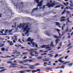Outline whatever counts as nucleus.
<instances>
[{
    "label": "nucleus",
    "instance_id": "50",
    "mask_svg": "<svg viewBox=\"0 0 73 73\" xmlns=\"http://www.w3.org/2000/svg\"><path fill=\"white\" fill-rule=\"evenodd\" d=\"M12 61H9L7 62V63H8V64H9V63H12Z\"/></svg>",
    "mask_w": 73,
    "mask_h": 73
},
{
    "label": "nucleus",
    "instance_id": "5",
    "mask_svg": "<svg viewBox=\"0 0 73 73\" xmlns=\"http://www.w3.org/2000/svg\"><path fill=\"white\" fill-rule=\"evenodd\" d=\"M15 53H16L19 56H20L21 54V52H17V50H15V52H13V54H15Z\"/></svg>",
    "mask_w": 73,
    "mask_h": 73
},
{
    "label": "nucleus",
    "instance_id": "15",
    "mask_svg": "<svg viewBox=\"0 0 73 73\" xmlns=\"http://www.w3.org/2000/svg\"><path fill=\"white\" fill-rule=\"evenodd\" d=\"M31 43L32 44V45L33 46H35V42H31Z\"/></svg>",
    "mask_w": 73,
    "mask_h": 73
},
{
    "label": "nucleus",
    "instance_id": "40",
    "mask_svg": "<svg viewBox=\"0 0 73 73\" xmlns=\"http://www.w3.org/2000/svg\"><path fill=\"white\" fill-rule=\"evenodd\" d=\"M12 31H13V29L10 30L9 31V33H11V32H12Z\"/></svg>",
    "mask_w": 73,
    "mask_h": 73
},
{
    "label": "nucleus",
    "instance_id": "63",
    "mask_svg": "<svg viewBox=\"0 0 73 73\" xmlns=\"http://www.w3.org/2000/svg\"><path fill=\"white\" fill-rule=\"evenodd\" d=\"M73 35V31L72 32V33L71 34V35L72 36Z\"/></svg>",
    "mask_w": 73,
    "mask_h": 73
},
{
    "label": "nucleus",
    "instance_id": "31",
    "mask_svg": "<svg viewBox=\"0 0 73 73\" xmlns=\"http://www.w3.org/2000/svg\"><path fill=\"white\" fill-rule=\"evenodd\" d=\"M46 54H47V53H44L43 54H40L41 56H44V55H46Z\"/></svg>",
    "mask_w": 73,
    "mask_h": 73
},
{
    "label": "nucleus",
    "instance_id": "44",
    "mask_svg": "<svg viewBox=\"0 0 73 73\" xmlns=\"http://www.w3.org/2000/svg\"><path fill=\"white\" fill-rule=\"evenodd\" d=\"M15 46H16V47H17V48H19V46H18V45H17L15 44Z\"/></svg>",
    "mask_w": 73,
    "mask_h": 73
},
{
    "label": "nucleus",
    "instance_id": "23",
    "mask_svg": "<svg viewBox=\"0 0 73 73\" xmlns=\"http://www.w3.org/2000/svg\"><path fill=\"white\" fill-rule=\"evenodd\" d=\"M19 63L20 64H24V62H23V61H19Z\"/></svg>",
    "mask_w": 73,
    "mask_h": 73
},
{
    "label": "nucleus",
    "instance_id": "45",
    "mask_svg": "<svg viewBox=\"0 0 73 73\" xmlns=\"http://www.w3.org/2000/svg\"><path fill=\"white\" fill-rule=\"evenodd\" d=\"M11 65H16V64L13 63V64H11Z\"/></svg>",
    "mask_w": 73,
    "mask_h": 73
},
{
    "label": "nucleus",
    "instance_id": "30",
    "mask_svg": "<svg viewBox=\"0 0 73 73\" xmlns=\"http://www.w3.org/2000/svg\"><path fill=\"white\" fill-rule=\"evenodd\" d=\"M65 21V19H62L61 20H60V21L62 22V21Z\"/></svg>",
    "mask_w": 73,
    "mask_h": 73
},
{
    "label": "nucleus",
    "instance_id": "59",
    "mask_svg": "<svg viewBox=\"0 0 73 73\" xmlns=\"http://www.w3.org/2000/svg\"><path fill=\"white\" fill-rule=\"evenodd\" d=\"M62 30H64V27H63V26H62Z\"/></svg>",
    "mask_w": 73,
    "mask_h": 73
},
{
    "label": "nucleus",
    "instance_id": "20",
    "mask_svg": "<svg viewBox=\"0 0 73 73\" xmlns=\"http://www.w3.org/2000/svg\"><path fill=\"white\" fill-rule=\"evenodd\" d=\"M42 58V57L41 56H39L38 57V58H37V60H41Z\"/></svg>",
    "mask_w": 73,
    "mask_h": 73
},
{
    "label": "nucleus",
    "instance_id": "8",
    "mask_svg": "<svg viewBox=\"0 0 73 73\" xmlns=\"http://www.w3.org/2000/svg\"><path fill=\"white\" fill-rule=\"evenodd\" d=\"M25 24L24 23H23V24L20 23V27H22V28H24V26H25Z\"/></svg>",
    "mask_w": 73,
    "mask_h": 73
},
{
    "label": "nucleus",
    "instance_id": "58",
    "mask_svg": "<svg viewBox=\"0 0 73 73\" xmlns=\"http://www.w3.org/2000/svg\"><path fill=\"white\" fill-rule=\"evenodd\" d=\"M56 31H57L58 32H60V30L59 29H56Z\"/></svg>",
    "mask_w": 73,
    "mask_h": 73
},
{
    "label": "nucleus",
    "instance_id": "47",
    "mask_svg": "<svg viewBox=\"0 0 73 73\" xmlns=\"http://www.w3.org/2000/svg\"><path fill=\"white\" fill-rule=\"evenodd\" d=\"M31 72V71H32L31 70H27L26 71V72Z\"/></svg>",
    "mask_w": 73,
    "mask_h": 73
},
{
    "label": "nucleus",
    "instance_id": "11",
    "mask_svg": "<svg viewBox=\"0 0 73 73\" xmlns=\"http://www.w3.org/2000/svg\"><path fill=\"white\" fill-rule=\"evenodd\" d=\"M58 41H60V39H56L55 40V42H56V45H57L58 43Z\"/></svg>",
    "mask_w": 73,
    "mask_h": 73
},
{
    "label": "nucleus",
    "instance_id": "6",
    "mask_svg": "<svg viewBox=\"0 0 73 73\" xmlns=\"http://www.w3.org/2000/svg\"><path fill=\"white\" fill-rule=\"evenodd\" d=\"M34 40L33 39H31V38H29L27 40V41H30V42H33V41Z\"/></svg>",
    "mask_w": 73,
    "mask_h": 73
},
{
    "label": "nucleus",
    "instance_id": "4",
    "mask_svg": "<svg viewBox=\"0 0 73 73\" xmlns=\"http://www.w3.org/2000/svg\"><path fill=\"white\" fill-rule=\"evenodd\" d=\"M35 1L36 2L37 4H38V5L36 6V7H41L42 6V4L41 3L42 2V1H41L40 3H39V0H35Z\"/></svg>",
    "mask_w": 73,
    "mask_h": 73
},
{
    "label": "nucleus",
    "instance_id": "27",
    "mask_svg": "<svg viewBox=\"0 0 73 73\" xmlns=\"http://www.w3.org/2000/svg\"><path fill=\"white\" fill-rule=\"evenodd\" d=\"M29 68L30 69H35V68L33 67H32L31 66H30Z\"/></svg>",
    "mask_w": 73,
    "mask_h": 73
},
{
    "label": "nucleus",
    "instance_id": "64",
    "mask_svg": "<svg viewBox=\"0 0 73 73\" xmlns=\"http://www.w3.org/2000/svg\"><path fill=\"white\" fill-rule=\"evenodd\" d=\"M4 67H0V69H4Z\"/></svg>",
    "mask_w": 73,
    "mask_h": 73
},
{
    "label": "nucleus",
    "instance_id": "54",
    "mask_svg": "<svg viewBox=\"0 0 73 73\" xmlns=\"http://www.w3.org/2000/svg\"><path fill=\"white\" fill-rule=\"evenodd\" d=\"M35 46L36 48H38V45L37 44H35Z\"/></svg>",
    "mask_w": 73,
    "mask_h": 73
},
{
    "label": "nucleus",
    "instance_id": "25",
    "mask_svg": "<svg viewBox=\"0 0 73 73\" xmlns=\"http://www.w3.org/2000/svg\"><path fill=\"white\" fill-rule=\"evenodd\" d=\"M5 70H6V69H2L0 71V73H1V72H4V71H5Z\"/></svg>",
    "mask_w": 73,
    "mask_h": 73
},
{
    "label": "nucleus",
    "instance_id": "21",
    "mask_svg": "<svg viewBox=\"0 0 73 73\" xmlns=\"http://www.w3.org/2000/svg\"><path fill=\"white\" fill-rule=\"evenodd\" d=\"M69 62H64L63 64V65H65L66 64H68V63H69Z\"/></svg>",
    "mask_w": 73,
    "mask_h": 73
},
{
    "label": "nucleus",
    "instance_id": "12",
    "mask_svg": "<svg viewBox=\"0 0 73 73\" xmlns=\"http://www.w3.org/2000/svg\"><path fill=\"white\" fill-rule=\"evenodd\" d=\"M54 37H55V38H61V35L60 36H57L56 35H54Z\"/></svg>",
    "mask_w": 73,
    "mask_h": 73
},
{
    "label": "nucleus",
    "instance_id": "9",
    "mask_svg": "<svg viewBox=\"0 0 73 73\" xmlns=\"http://www.w3.org/2000/svg\"><path fill=\"white\" fill-rule=\"evenodd\" d=\"M29 61V62H32V60H28V59H26L23 60V62H28V61Z\"/></svg>",
    "mask_w": 73,
    "mask_h": 73
},
{
    "label": "nucleus",
    "instance_id": "22",
    "mask_svg": "<svg viewBox=\"0 0 73 73\" xmlns=\"http://www.w3.org/2000/svg\"><path fill=\"white\" fill-rule=\"evenodd\" d=\"M25 72H26V71H21L20 72L21 73H25Z\"/></svg>",
    "mask_w": 73,
    "mask_h": 73
},
{
    "label": "nucleus",
    "instance_id": "1",
    "mask_svg": "<svg viewBox=\"0 0 73 73\" xmlns=\"http://www.w3.org/2000/svg\"><path fill=\"white\" fill-rule=\"evenodd\" d=\"M55 3H53L52 4H50V3H48L46 5H43L42 9H44L45 8V6H48V8H50V7H54L55 6Z\"/></svg>",
    "mask_w": 73,
    "mask_h": 73
},
{
    "label": "nucleus",
    "instance_id": "55",
    "mask_svg": "<svg viewBox=\"0 0 73 73\" xmlns=\"http://www.w3.org/2000/svg\"><path fill=\"white\" fill-rule=\"evenodd\" d=\"M27 58V56H24L23 57V59H26V58Z\"/></svg>",
    "mask_w": 73,
    "mask_h": 73
},
{
    "label": "nucleus",
    "instance_id": "60",
    "mask_svg": "<svg viewBox=\"0 0 73 73\" xmlns=\"http://www.w3.org/2000/svg\"><path fill=\"white\" fill-rule=\"evenodd\" d=\"M6 57H9V58L11 57V56H6Z\"/></svg>",
    "mask_w": 73,
    "mask_h": 73
},
{
    "label": "nucleus",
    "instance_id": "41",
    "mask_svg": "<svg viewBox=\"0 0 73 73\" xmlns=\"http://www.w3.org/2000/svg\"><path fill=\"white\" fill-rule=\"evenodd\" d=\"M61 7V6H60V5H58V6H56L55 7V8H59V7Z\"/></svg>",
    "mask_w": 73,
    "mask_h": 73
},
{
    "label": "nucleus",
    "instance_id": "37",
    "mask_svg": "<svg viewBox=\"0 0 73 73\" xmlns=\"http://www.w3.org/2000/svg\"><path fill=\"white\" fill-rule=\"evenodd\" d=\"M70 7H73V4H70Z\"/></svg>",
    "mask_w": 73,
    "mask_h": 73
},
{
    "label": "nucleus",
    "instance_id": "16",
    "mask_svg": "<svg viewBox=\"0 0 73 73\" xmlns=\"http://www.w3.org/2000/svg\"><path fill=\"white\" fill-rule=\"evenodd\" d=\"M50 46H54V45H53V42L52 41L51 42Z\"/></svg>",
    "mask_w": 73,
    "mask_h": 73
},
{
    "label": "nucleus",
    "instance_id": "48",
    "mask_svg": "<svg viewBox=\"0 0 73 73\" xmlns=\"http://www.w3.org/2000/svg\"><path fill=\"white\" fill-rule=\"evenodd\" d=\"M50 48V46H48V47H46L45 49H49V48Z\"/></svg>",
    "mask_w": 73,
    "mask_h": 73
},
{
    "label": "nucleus",
    "instance_id": "35",
    "mask_svg": "<svg viewBox=\"0 0 73 73\" xmlns=\"http://www.w3.org/2000/svg\"><path fill=\"white\" fill-rule=\"evenodd\" d=\"M69 8L70 9H71V10H73V8L72 7H70L69 6H68Z\"/></svg>",
    "mask_w": 73,
    "mask_h": 73
},
{
    "label": "nucleus",
    "instance_id": "18",
    "mask_svg": "<svg viewBox=\"0 0 73 73\" xmlns=\"http://www.w3.org/2000/svg\"><path fill=\"white\" fill-rule=\"evenodd\" d=\"M68 31H69V30H68V27H67L66 29L65 30V33H66L67 32H68Z\"/></svg>",
    "mask_w": 73,
    "mask_h": 73
},
{
    "label": "nucleus",
    "instance_id": "53",
    "mask_svg": "<svg viewBox=\"0 0 73 73\" xmlns=\"http://www.w3.org/2000/svg\"><path fill=\"white\" fill-rule=\"evenodd\" d=\"M71 37V36H70L69 35L68 37H67V38H70Z\"/></svg>",
    "mask_w": 73,
    "mask_h": 73
},
{
    "label": "nucleus",
    "instance_id": "46",
    "mask_svg": "<svg viewBox=\"0 0 73 73\" xmlns=\"http://www.w3.org/2000/svg\"><path fill=\"white\" fill-rule=\"evenodd\" d=\"M50 69H52L50 68H47L46 69V70H50Z\"/></svg>",
    "mask_w": 73,
    "mask_h": 73
},
{
    "label": "nucleus",
    "instance_id": "43",
    "mask_svg": "<svg viewBox=\"0 0 73 73\" xmlns=\"http://www.w3.org/2000/svg\"><path fill=\"white\" fill-rule=\"evenodd\" d=\"M7 32H8V30H6L5 31V33H7Z\"/></svg>",
    "mask_w": 73,
    "mask_h": 73
},
{
    "label": "nucleus",
    "instance_id": "14",
    "mask_svg": "<svg viewBox=\"0 0 73 73\" xmlns=\"http://www.w3.org/2000/svg\"><path fill=\"white\" fill-rule=\"evenodd\" d=\"M38 10V7H36L35 8H34L33 10V12L34 11H37Z\"/></svg>",
    "mask_w": 73,
    "mask_h": 73
},
{
    "label": "nucleus",
    "instance_id": "13",
    "mask_svg": "<svg viewBox=\"0 0 73 73\" xmlns=\"http://www.w3.org/2000/svg\"><path fill=\"white\" fill-rule=\"evenodd\" d=\"M49 45H42L41 47L42 48H45L46 46H49Z\"/></svg>",
    "mask_w": 73,
    "mask_h": 73
},
{
    "label": "nucleus",
    "instance_id": "42",
    "mask_svg": "<svg viewBox=\"0 0 73 73\" xmlns=\"http://www.w3.org/2000/svg\"><path fill=\"white\" fill-rule=\"evenodd\" d=\"M46 34L47 35L49 36H50V35H49V33H46Z\"/></svg>",
    "mask_w": 73,
    "mask_h": 73
},
{
    "label": "nucleus",
    "instance_id": "33",
    "mask_svg": "<svg viewBox=\"0 0 73 73\" xmlns=\"http://www.w3.org/2000/svg\"><path fill=\"white\" fill-rule=\"evenodd\" d=\"M65 11H66V10H65L61 13L62 15H63V14H64V13L65 12Z\"/></svg>",
    "mask_w": 73,
    "mask_h": 73
},
{
    "label": "nucleus",
    "instance_id": "28",
    "mask_svg": "<svg viewBox=\"0 0 73 73\" xmlns=\"http://www.w3.org/2000/svg\"><path fill=\"white\" fill-rule=\"evenodd\" d=\"M5 50V48H1V50L2 51H4Z\"/></svg>",
    "mask_w": 73,
    "mask_h": 73
},
{
    "label": "nucleus",
    "instance_id": "3",
    "mask_svg": "<svg viewBox=\"0 0 73 73\" xmlns=\"http://www.w3.org/2000/svg\"><path fill=\"white\" fill-rule=\"evenodd\" d=\"M29 52H31L30 53H31L29 54L31 55V56H35V54H33V53H35V54H38V52L36 51H31V50H29Z\"/></svg>",
    "mask_w": 73,
    "mask_h": 73
},
{
    "label": "nucleus",
    "instance_id": "10",
    "mask_svg": "<svg viewBox=\"0 0 73 73\" xmlns=\"http://www.w3.org/2000/svg\"><path fill=\"white\" fill-rule=\"evenodd\" d=\"M21 7V6H19L18 7H16V8H17V9H23V7Z\"/></svg>",
    "mask_w": 73,
    "mask_h": 73
},
{
    "label": "nucleus",
    "instance_id": "19",
    "mask_svg": "<svg viewBox=\"0 0 73 73\" xmlns=\"http://www.w3.org/2000/svg\"><path fill=\"white\" fill-rule=\"evenodd\" d=\"M38 49L37 48H33V49H31L30 50L31 51H34V50H37Z\"/></svg>",
    "mask_w": 73,
    "mask_h": 73
},
{
    "label": "nucleus",
    "instance_id": "32",
    "mask_svg": "<svg viewBox=\"0 0 73 73\" xmlns=\"http://www.w3.org/2000/svg\"><path fill=\"white\" fill-rule=\"evenodd\" d=\"M65 66L64 65H63L60 68V69H61L62 68L63 69H64V68Z\"/></svg>",
    "mask_w": 73,
    "mask_h": 73
},
{
    "label": "nucleus",
    "instance_id": "26",
    "mask_svg": "<svg viewBox=\"0 0 73 73\" xmlns=\"http://www.w3.org/2000/svg\"><path fill=\"white\" fill-rule=\"evenodd\" d=\"M73 65V63L69 64H68V65L69 66H72Z\"/></svg>",
    "mask_w": 73,
    "mask_h": 73
},
{
    "label": "nucleus",
    "instance_id": "51",
    "mask_svg": "<svg viewBox=\"0 0 73 73\" xmlns=\"http://www.w3.org/2000/svg\"><path fill=\"white\" fill-rule=\"evenodd\" d=\"M72 47H73V46H70L69 47V48L71 49V48H72Z\"/></svg>",
    "mask_w": 73,
    "mask_h": 73
},
{
    "label": "nucleus",
    "instance_id": "36",
    "mask_svg": "<svg viewBox=\"0 0 73 73\" xmlns=\"http://www.w3.org/2000/svg\"><path fill=\"white\" fill-rule=\"evenodd\" d=\"M22 54H28V52H26L23 53Z\"/></svg>",
    "mask_w": 73,
    "mask_h": 73
},
{
    "label": "nucleus",
    "instance_id": "62",
    "mask_svg": "<svg viewBox=\"0 0 73 73\" xmlns=\"http://www.w3.org/2000/svg\"><path fill=\"white\" fill-rule=\"evenodd\" d=\"M60 48H61V47H60V46H59V47H58L57 49H60Z\"/></svg>",
    "mask_w": 73,
    "mask_h": 73
},
{
    "label": "nucleus",
    "instance_id": "52",
    "mask_svg": "<svg viewBox=\"0 0 73 73\" xmlns=\"http://www.w3.org/2000/svg\"><path fill=\"white\" fill-rule=\"evenodd\" d=\"M68 56H67L65 57V59H67V58H68Z\"/></svg>",
    "mask_w": 73,
    "mask_h": 73
},
{
    "label": "nucleus",
    "instance_id": "49",
    "mask_svg": "<svg viewBox=\"0 0 73 73\" xmlns=\"http://www.w3.org/2000/svg\"><path fill=\"white\" fill-rule=\"evenodd\" d=\"M59 46H62V42H61L59 44Z\"/></svg>",
    "mask_w": 73,
    "mask_h": 73
},
{
    "label": "nucleus",
    "instance_id": "57",
    "mask_svg": "<svg viewBox=\"0 0 73 73\" xmlns=\"http://www.w3.org/2000/svg\"><path fill=\"white\" fill-rule=\"evenodd\" d=\"M72 44V43H70L68 45V46H70V45H71Z\"/></svg>",
    "mask_w": 73,
    "mask_h": 73
},
{
    "label": "nucleus",
    "instance_id": "17",
    "mask_svg": "<svg viewBox=\"0 0 73 73\" xmlns=\"http://www.w3.org/2000/svg\"><path fill=\"white\" fill-rule=\"evenodd\" d=\"M9 44L10 46H12V45H13L14 44L13 43V42H10Z\"/></svg>",
    "mask_w": 73,
    "mask_h": 73
},
{
    "label": "nucleus",
    "instance_id": "61",
    "mask_svg": "<svg viewBox=\"0 0 73 73\" xmlns=\"http://www.w3.org/2000/svg\"><path fill=\"white\" fill-rule=\"evenodd\" d=\"M27 44L29 45H31V43H30V42H28L27 43Z\"/></svg>",
    "mask_w": 73,
    "mask_h": 73
},
{
    "label": "nucleus",
    "instance_id": "38",
    "mask_svg": "<svg viewBox=\"0 0 73 73\" xmlns=\"http://www.w3.org/2000/svg\"><path fill=\"white\" fill-rule=\"evenodd\" d=\"M55 23H56V25H59V23L58 22H55Z\"/></svg>",
    "mask_w": 73,
    "mask_h": 73
},
{
    "label": "nucleus",
    "instance_id": "24",
    "mask_svg": "<svg viewBox=\"0 0 73 73\" xmlns=\"http://www.w3.org/2000/svg\"><path fill=\"white\" fill-rule=\"evenodd\" d=\"M4 46V44H2L1 45V44L0 43V48H1V47H3Z\"/></svg>",
    "mask_w": 73,
    "mask_h": 73
},
{
    "label": "nucleus",
    "instance_id": "56",
    "mask_svg": "<svg viewBox=\"0 0 73 73\" xmlns=\"http://www.w3.org/2000/svg\"><path fill=\"white\" fill-rule=\"evenodd\" d=\"M63 58H64V56H63V57H62L60 58H59V59H60V60H61V59H62Z\"/></svg>",
    "mask_w": 73,
    "mask_h": 73
},
{
    "label": "nucleus",
    "instance_id": "29",
    "mask_svg": "<svg viewBox=\"0 0 73 73\" xmlns=\"http://www.w3.org/2000/svg\"><path fill=\"white\" fill-rule=\"evenodd\" d=\"M59 62H64V61H62V60H59Z\"/></svg>",
    "mask_w": 73,
    "mask_h": 73
},
{
    "label": "nucleus",
    "instance_id": "39",
    "mask_svg": "<svg viewBox=\"0 0 73 73\" xmlns=\"http://www.w3.org/2000/svg\"><path fill=\"white\" fill-rule=\"evenodd\" d=\"M40 64L39 63H36V64L34 65V66H37L38 65H39Z\"/></svg>",
    "mask_w": 73,
    "mask_h": 73
},
{
    "label": "nucleus",
    "instance_id": "2",
    "mask_svg": "<svg viewBox=\"0 0 73 73\" xmlns=\"http://www.w3.org/2000/svg\"><path fill=\"white\" fill-rule=\"evenodd\" d=\"M30 30H31V28H29V25H26L25 27L23 29V31L24 32L26 31V34H27L29 32V31H30Z\"/></svg>",
    "mask_w": 73,
    "mask_h": 73
},
{
    "label": "nucleus",
    "instance_id": "34",
    "mask_svg": "<svg viewBox=\"0 0 73 73\" xmlns=\"http://www.w3.org/2000/svg\"><path fill=\"white\" fill-rule=\"evenodd\" d=\"M58 54H56L55 56H54V58H56L58 56Z\"/></svg>",
    "mask_w": 73,
    "mask_h": 73
},
{
    "label": "nucleus",
    "instance_id": "7",
    "mask_svg": "<svg viewBox=\"0 0 73 73\" xmlns=\"http://www.w3.org/2000/svg\"><path fill=\"white\" fill-rule=\"evenodd\" d=\"M41 70L40 69H38L36 70H33L32 71V73H35V72H39V71H40Z\"/></svg>",
    "mask_w": 73,
    "mask_h": 73
}]
</instances>
